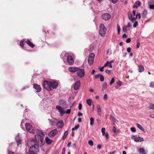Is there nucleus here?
Here are the masks:
<instances>
[{
	"instance_id": "7ed1b4c3",
	"label": "nucleus",
	"mask_w": 154,
	"mask_h": 154,
	"mask_svg": "<svg viewBox=\"0 0 154 154\" xmlns=\"http://www.w3.org/2000/svg\"><path fill=\"white\" fill-rule=\"evenodd\" d=\"M49 81H44L43 83V87L48 91H51V85L49 83Z\"/></svg>"
},
{
	"instance_id": "4c0bfd02",
	"label": "nucleus",
	"mask_w": 154,
	"mask_h": 154,
	"mask_svg": "<svg viewBox=\"0 0 154 154\" xmlns=\"http://www.w3.org/2000/svg\"><path fill=\"white\" fill-rule=\"evenodd\" d=\"M149 86L151 88H154V82H151L149 84Z\"/></svg>"
},
{
	"instance_id": "4be33fe9",
	"label": "nucleus",
	"mask_w": 154,
	"mask_h": 154,
	"mask_svg": "<svg viewBox=\"0 0 154 154\" xmlns=\"http://www.w3.org/2000/svg\"><path fill=\"white\" fill-rule=\"evenodd\" d=\"M138 71L140 72H142L144 69V68L143 66L142 65H140L138 66Z\"/></svg>"
},
{
	"instance_id": "a18cd8bd",
	"label": "nucleus",
	"mask_w": 154,
	"mask_h": 154,
	"mask_svg": "<svg viewBox=\"0 0 154 154\" xmlns=\"http://www.w3.org/2000/svg\"><path fill=\"white\" fill-rule=\"evenodd\" d=\"M24 45V43L23 42V41H21L20 43V46L22 47L23 48Z\"/></svg>"
},
{
	"instance_id": "8fccbe9b",
	"label": "nucleus",
	"mask_w": 154,
	"mask_h": 154,
	"mask_svg": "<svg viewBox=\"0 0 154 154\" xmlns=\"http://www.w3.org/2000/svg\"><path fill=\"white\" fill-rule=\"evenodd\" d=\"M131 39L130 38H128L126 39V42L127 43H129L131 42Z\"/></svg>"
},
{
	"instance_id": "6ab92c4d",
	"label": "nucleus",
	"mask_w": 154,
	"mask_h": 154,
	"mask_svg": "<svg viewBox=\"0 0 154 154\" xmlns=\"http://www.w3.org/2000/svg\"><path fill=\"white\" fill-rule=\"evenodd\" d=\"M19 134H18V136L16 137L15 138V139L18 145L21 144V140L19 137Z\"/></svg>"
},
{
	"instance_id": "a211bd4d",
	"label": "nucleus",
	"mask_w": 154,
	"mask_h": 154,
	"mask_svg": "<svg viewBox=\"0 0 154 154\" xmlns=\"http://www.w3.org/2000/svg\"><path fill=\"white\" fill-rule=\"evenodd\" d=\"M45 140L47 144L50 145L53 142V140L50 139L48 137H46L45 138Z\"/></svg>"
},
{
	"instance_id": "0e129e2a",
	"label": "nucleus",
	"mask_w": 154,
	"mask_h": 154,
	"mask_svg": "<svg viewBox=\"0 0 154 154\" xmlns=\"http://www.w3.org/2000/svg\"><path fill=\"white\" fill-rule=\"evenodd\" d=\"M112 130H113V131L114 133H116V127L115 126H114L113 127V129H112Z\"/></svg>"
},
{
	"instance_id": "f3484780",
	"label": "nucleus",
	"mask_w": 154,
	"mask_h": 154,
	"mask_svg": "<svg viewBox=\"0 0 154 154\" xmlns=\"http://www.w3.org/2000/svg\"><path fill=\"white\" fill-rule=\"evenodd\" d=\"M141 4V2L140 1H136L133 6V8H137L138 7L140 6Z\"/></svg>"
},
{
	"instance_id": "ea45409f",
	"label": "nucleus",
	"mask_w": 154,
	"mask_h": 154,
	"mask_svg": "<svg viewBox=\"0 0 154 154\" xmlns=\"http://www.w3.org/2000/svg\"><path fill=\"white\" fill-rule=\"evenodd\" d=\"M116 84L118 86H120L122 85V83L121 81H119L117 82Z\"/></svg>"
},
{
	"instance_id": "473e14b6",
	"label": "nucleus",
	"mask_w": 154,
	"mask_h": 154,
	"mask_svg": "<svg viewBox=\"0 0 154 154\" xmlns=\"http://www.w3.org/2000/svg\"><path fill=\"white\" fill-rule=\"evenodd\" d=\"M66 54V53L65 52H63L61 54L60 57L62 59H63L64 58V56H65Z\"/></svg>"
},
{
	"instance_id": "7c9ffc66",
	"label": "nucleus",
	"mask_w": 154,
	"mask_h": 154,
	"mask_svg": "<svg viewBox=\"0 0 154 154\" xmlns=\"http://www.w3.org/2000/svg\"><path fill=\"white\" fill-rule=\"evenodd\" d=\"M117 31L118 34H120L121 31L120 27V25L119 24L117 25Z\"/></svg>"
},
{
	"instance_id": "bf43d9fd",
	"label": "nucleus",
	"mask_w": 154,
	"mask_h": 154,
	"mask_svg": "<svg viewBox=\"0 0 154 154\" xmlns=\"http://www.w3.org/2000/svg\"><path fill=\"white\" fill-rule=\"evenodd\" d=\"M101 145L100 144H98L97 145V148L99 149H100L101 148Z\"/></svg>"
},
{
	"instance_id": "79ce46f5",
	"label": "nucleus",
	"mask_w": 154,
	"mask_h": 154,
	"mask_svg": "<svg viewBox=\"0 0 154 154\" xmlns=\"http://www.w3.org/2000/svg\"><path fill=\"white\" fill-rule=\"evenodd\" d=\"M137 18V17L136 16V17H133L131 19V22L132 23H134L136 19Z\"/></svg>"
},
{
	"instance_id": "13d9d810",
	"label": "nucleus",
	"mask_w": 154,
	"mask_h": 154,
	"mask_svg": "<svg viewBox=\"0 0 154 154\" xmlns=\"http://www.w3.org/2000/svg\"><path fill=\"white\" fill-rule=\"evenodd\" d=\"M113 4L116 3L118 1V0H110Z\"/></svg>"
},
{
	"instance_id": "c85d7f7f",
	"label": "nucleus",
	"mask_w": 154,
	"mask_h": 154,
	"mask_svg": "<svg viewBox=\"0 0 154 154\" xmlns=\"http://www.w3.org/2000/svg\"><path fill=\"white\" fill-rule=\"evenodd\" d=\"M147 14V11L146 10H144L143 14H142V16L143 17H145Z\"/></svg>"
},
{
	"instance_id": "f704fd0d",
	"label": "nucleus",
	"mask_w": 154,
	"mask_h": 154,
	"mask_svg": "<svg viewBox=\"0 0 154 154\" xmlns=\"http://www.w3.org/2000/svg\"><path fill=\"white\" fill-rule=\"evenodd\" d=\"M115 81V79L114 78H112L110 82L109 85H111Z\"/></svg>"
},
{
	"instance_id": "9d476101",
	"label": "nucleus",
	"mask_w": 154,
	"mask_h": 154,
	"mask_svg": "<svg viewBox=\"0 0 154 154\" xmlns=\"http://www.w3.org/2000/svg\"><path fill=\"white\" fill-rule=\"evenodd\" d=\"M56 108L59 111L61 116L65 112L64 109L59 106H57Z\"/></svg>"
},
{
	"instance_id": "1a4fd4ad",
	"label": "nucleus",
	"mask_w": 154,
	"mask_h": 154,
	"mask_svg": "<svg viewBox=\"0 0 154 154\" xmlns=\"http://www.w3.org/2000/svg\"><path fill=\"white\" fill-rule=\"evenodd\" d=\"M111 15L108 13H106L103 14L102 15V18L105 20H108L111 18Z\"/></svg>"
},
{
	"instance_id": "4468645a",
	"label": "nucleus",
	"mask_w": 154,
	"mask_h": 154,
	"mask_svg": "<svg viewBox=\"0 0 154 154\" xmlns=\"http://www.w3.org/2000/svg\"><path fill=\"white\" fill-rule=\"evenodd\" d=\"M79 69V67H69L68 69L69 71L70 72H74L77 71L78 69Z\"/></svg>"
},
{
	"instance_id": "5fc2aeb1",
	"label": "nucleus",
	"mask_w": 154,
	"mask_h": 154,
	"mask_svg": "<svg viewBox=\"0 0 154 154\" xmlns=\"http://www.w3.org/2000/svg\"><path fill=\"white\" fill-rule=\"evenodd\" d=\"M108 96L106 94H105L104 95L103 99L104 100H107V99Z\"/></svg>"
},
{
	"instance_id": "6e6552de",
	"label": "nucleus",
	"mask_w": 154,
	"mask_h": 154,
	"mask_svg": "<svg viewBox=\"0 0 154 154\" xmlns=\"http://www.w3.org/2000/svg\"><path fill=\"white\" fill-rule=\"evenodd\" d=\"M59 104L64 108H66L68 106L66 101L64 100H60L59 101Z\"/></svg>"
},
{
	"instance_id": "3c124183",
	"label": "nucleus",
	"mask_w": 154,
	"mask_h": 154,
	"mask_svg": "<svg viewBox=\"0 0 154 154\" xmlns=\"http://www.w3.org/2000/svg\"><path fill=\"white\" fill-rule=\"evenodd\" d=\"M79 127V125H77L75 126V127H74V128L75 129V130H77L78 129Z\"/></svg>"
},
{
	"instance_id": "338daca9",
	"label": "nucleus",
	"mask_w": 154,
	"mask_h": 154,
	"mask_svg": "<svg viewBox=\"0 0 154 154\" xmlns=\"http://www.w3.org/2000/svg\"><path fill=\"white\" fill-rule=\"evenodd\" d=\"M149 116L151 118L154 119V114H153L150 115Z\"/></svg>"
},
{
	"instance_id": "e433bc0d",
	"label": "nucleus",
	"mask_w": 154,
	"mask_h": 154,
	"mask_svg": "<svg viewBox=\"0 0 154 154\" xmlns=\"http://www.w3.org/2000/svg\"><path fill=\"white\" fill-rule=\"evenodd\" d=\"M128 27H127L126 26H125L123 27V31L124 32H126L127 31V28Z\"/></svg>"
},
{
	"instance_id": "e2e57ef3",
	"label": "nucleus",
	"mask_w": 154,
	"mask_h": 154,
	"mask_svg": "<svg viewBox=\"0 0 154 154\" xmlns=\"http://www.w3.org/2000/svg\"><path fill=\"white\" fill-rule=\"evenodd\" d=\"M66 149L65 148H63L62 150V154H65V152Z\"/></svg>"
},
{
	"instance_id": "9b49d317",
	"label": "nucleus",
	"mask_w": 154,
	"mask_h": 154,
	"mask_svg": "<svg viewBox=\"0 0 154 154\" xmlns=\"http://www.w3.org/2000/svg\"><path fill=\"white\" fill-rule=\"evenodd\" d=\"M67 61L69 65L73 64L74 63L73 59L72 57L71 56H68L67 57Z\"/></svg>"
},
{
	"instance_id": "393cba45",
	"label": "nucleus",
	"mask_w": 154,
	"mask_h": 154,
	"mask_svg": "<svg viewBox=\"0 0 154 154\" xmlns=\"http://www.w3.org/2000/svg\"><path fill=\"white\" fill-rule=\"evenodd\" d=\"M48 120L49 121L50 124L52 126L54 125L56 123L55 121L53 119L51 120L50 119H48Z\"/></svg>"
},
{
	"instance_id": "f8f14e48",
	"label": "nucleus",
	"mask_w": 154,
	"mask_h": 154,
	"mask_svg": "<svg viewBox=\"0 0 154 154\" xmlns=\"http://www.w3.org/2000/svg\"><path fill=\"white\" fill-rule=\"evenodd\" d=\"M33 88L37 92H40L42 90L40 86L37 84H34V85Z\"/></svg>"
},
{
	"instance_id": "ddd939ff",
	"label": "nucleus",
	"mask_w": 154,
	"mask_h": 154,
	"mask_svg": "<svg viewBox=\"0 0 154 154\" xmlns=\"http://www.w3.org/2000/svg\"><path fill=\"white\" fill-rule=\"evenodd\" d=\"M81 82L79 81H77L74 84V88L75 90L79 89L80 86Z\"/></svg>"
},
{
	"instance_id": "864d4df0",
	"label": "nucleus",
	"mask_w": 154,
	"mask_h": 154,
	"mask_svg": "<svg viewBox=\"0 0 154 154\" xmlns=\"http://www.w3.org/2000/svg\"><path fill=\"white\" fill-rule=\"evenodd\" d=\"M82 107V104L79 103V110H81Z\"/></svg>"
},
{
	"instance_id": "b1692460",
	"label": "nucleus",
	"mask_w": 154,
	"mask_h": 154,
	"mask_svg": "<svg viewBox=\"0 0 154 154\" xmlns=\"http://www.w3.org/2000/svg\"><path fill=\"white\" fill-rule=\"evenodd\" d=\"M139 152L140 153L142 154H146V153L145 152V150L144 148H140L139 149Z\"/></svg>"
},
{
	"instance_id": "de8ad7c7",
	"label": "nucleus",
	"mask_w": 154,
	"mask_h": 154,
	"mask_svg": "<svg viewBox=\"0 0 154 154\" xmlns=\"http://www.w3.org/2000/svg\"><path fill=\"white\" fill-rule=\"evenodd\" d=\"M111 72V70H110L106 69L105 70V72L107 74H109Z\"/></svg>"
},
{
	"instance_id": "c03bdc74",
	"label": "nucleus",
	"mask_w": 154,
	"mask_h": 154,
	"mask_svg": "<svg viewBox=\"0 0 154 154\" xmlns=\"http://www.w3.org/2000/svg\"><path fill=\"white\" fill-rule=\"evenodd\" d=\"M128 19L130 20H131L132 18V14H129L128 15Z\"/></svg>"
},
{
	"instance_id": "09e8293b",
	"label": "nucleus",
	"mask_w": 154,
	"mask_h": 154,
	"mask_svg": "<svg viewBox=\"0 0 154 154\" xmlns=\"http://www.w3.org/2000/svg\"><path fill=\"white\" fill-rule=\"evenodd\" d=\"M106 137V139L107 140L108 138H109V135L107 133H106L105 134V135Z\"/></svg>"
},
{
	"instance_id": "39448f33",
	"label": "nucleus",
	"mask_w": 154,
	"mask_h": 154,
	"mask_svg": "<svg viewBox=\"0 0 154 154\" xmlns=\"http://www.w3.org/2000/svg\"><path fill=\"white\" fill-rule=\"evenodd\" d=\"M94 57V54L92 53H91L89 55L88 59V61L89 65H91L93 63Z\"/></svg>"
},
{
	"instance_id": "37998d69",
	"label": "nucleus",
	"mask_w": 154,
	"mask_h": 154,
	"mask_svg": "<svg viewBox=\"0 0 154 154\" xmlns=\"http://www.w3.org/2000/svg\"><path fill=\"white\" fill-rule=\"evenodd\" d=\"M130 129L131 131L132 132H135L136 131L135 128L134 127H131Z\"/></svg>"
},
{
	"instance_id": "aec40b11",
	"label": "nucleus",
	"mask_w": 154,
	"mask_h": 154,
	"mask_svg": "<svg viewBox=\"0 0 154 154\" xmlns=\"http://www.w3.org/2000/svg\"><path fill=\"white\" fill-rule=\"evenodd\" d=\"M25 42L29 46L32 48H33L35 46V45L29 40H27Z\"/></svg>"
},
{
	"instance_id": "dca6fc26",
	"label": "nucleus",
	"mask_w": 154,
	"mask_h": 154,
	"mask_svg": "<svg viewBox=\"0 0 154 154\" xmlns=\"http://www.w3.org/2000/svg\"><path fill=\"white\" fill-rule=\"evenodd\" d=\"M143 138L140 137H138L134 139V141L137 142H141L143 141Z\"/></svg>"
},
{
	"instance_id": "f03ea898",
	"label": "nucleus",
	"mask_w": 154,
	"mask_h": 154,
	"mask_svg": "<svg viewBox=\"0 0 154 154\" xmlns=\"http://www.w3.org/2000/svg\"><path fill=\"white\" fill-rule=\"evenodd\" d=\"M106 29L103 24H101L100 26L99 33L101 36H104L106 33Z\"/></svg>"
},
{
	"instance_id": "680f3d73",
	"label": "nucleus",
	"mask_w": 154,
	"mask_h": 154,
	"mask_svg": "<svg viewBox=\"0 0 154 154\" xmlns=\"http://www.w3.org/2000/svg\"><path fill=\"white\" fill-rule=\"evenodd\" d=\"M71 109H68L66 111V113L69 114L70 113Z\"/></svg>"
},
{
	"instance_id": "20e7f679",
	"label": "nucleus",
	"mask_w": 154,
	"mask_h": 154,
	"mask_svg": "<svg viewBox=\"0 0 154 154\" xmlns=\"http://www.w3.org/2000/svg\"><path fill=\"white\" fill-rule=\"evenodd\" d=\"M77 76L80 78L83 77L85 76V71L83 69H81L79 68L77 72Z\"/></svg>"
},
{
	"instance_id": "cd10ccee",
	"label": "nucleus",
	"mask_w": 154,
	"mask_h": 154,
	"mask_svg": "<svg viewBox=\"0 0 154 154\" xmlns=\"http://www.w3.org/2000/svg\"><path fill=\"white\" fill-rule=\"evenodd\" d=\"M87 103L89 106H91V105L92 100L90 99H88L87 100Z\"/></svg>"
},
{
	"instance_id": "c9c22d12",
	"label": "nucleus",
	"mask_w": 154,
	"mask_h": 154,
	"mask_svg": "<svg viewBox=\"0 0 154 154\" xmlns=\"http://www.w3.org/2000/svg\"><path fill=\"white\" fill-rule=\"evenodd\" d=\"M88 143L91 146H92L94 144L93 142L91 140H90L88 141Z\"/></svg>"
},
{
	"instance_id": "f257e3e1",
	"label": "nucleus",
	"mask_w": 154,
	"mask_h": 154,
	"mask_svg": "<svg viewBox=\"0 0 154 154\" xmlns=\"http://www.w3.org/2000/svg\"><path fill=\"white\" fill-rule=\"evenodd\" d=\"M25 127L26 130L30 133L34 134L36 132L37 134L35 136L34 138L29 139L27 141L28 146H29L31 145H33H33H35V146H32L30 148V151H31L32 149H35L38 147V143H41V145L40 146H43L44 144V135L42 131L38 129H35L34 128L28 123H26Z\"/></svg>"
},
{
	"instance_id": "a19ab883",
	"label": "nucleus",
	"mask_w": 154,
	"mask_h": 154,
	"mask_svg": "<svg viewBox=\"0 0 154 154\" xmlns=\"http://www.w3.org/2000/svg\"><path fill=\"white\" fill-rule=\"evenodd\" d=\"M100 81L101 82H102L104 81V78L103 76V75H100Z\"/></svg>"
},
{
	"instance_id": "58836bf2",
	"label": "nucleus",
	"mask_w": 154,
	"mask_h": 154,
	"mask_svg": "<svg viewBox=\"0 0 154 154\" xmlns=\"http://www.w3.org/2000/svg\"><path fill=\"white\" fill-rule=\"evenodd\" d=\"M133 24V27L134 28L136 27L138 25V23L137 21H135Z\"/></svg>"
},
{
	"instance_id": "c756f323",
	"label": "nucleus",
	"mask_w": 154,
	"mask_h": 154,
	"mask_svg": "<svg viewBox=\"0 0 154 154\" xmlns=\"http://www.w3.org/2000/svg\"><path fill=\"white\" fill-rule=\"evenodd\" d=\"M90 124L91 125H92L94 124V119L93 117H91L90 118Z\"/></svg>"
},
{
	"instance_id": "72a5a7b5",
	"label": "nucleus",
	"mask_w": 154,
	"mask_h": 154,
	"mask_svg": "<svg viewBox=\"0 0 154 154\" xmlns=\"http://www.w3.org/2000/svg\"><path fill=\"white\" fill-rule=\"evenodd\" d=\"M106 129L105 128H103L101 129V132L102 133V135H104L105 133Z\"/></svg>"
},
{
	"instance_id": "774afa93",
	"label": "nucleus",
	"mask_w": 154,
	"mask_h": 154,
	"mask_svg": "<svg viewBox=\"0 0 154 154\" xmlns=\"http://www.w3.org/2000/svg\"><path fill=\"white\" fill-rule=\"evenodd\" d=\"M14 153L11 151H8V154H14Z\"/></svg>"
},
{
	"instance_id": "2eb2a0df",
	"label": "nucleus",
	"mask_w": 154,
	"mask_h": 154,
	"mask_svg": "<svg viewBox=\"0 0 154 154\" xmlns=\"http://www.w3.org/2000/svg\"><path fill=\"white\" fill-rule=\"evenodd\" d=\"M56 125L58 127L62 128L63 127L64 123L63 121H61L57 122Z\"/></svg>"
},
{
	"instance_id": "412c9836",
	"label": "nucleus",
	"mask_w": 154,
	"mask_h": 154,
	"mask_svg": "<svg viewBox=\"0 0 154 154\" xmlns=\"http://www.w3.org/2000/svg\"><path fill=\"white\" fill-rule=\"evenodd\" d=\"M136 125L137 127L140 130L142 131H143L144 132H145L144 131V129L142 127L141 125H140L138 123H136Z\"/></svg>"
},
{
	"instance_id": "bb28decb",
	"label": "nucleus",
	"mask_w": 154,
	"mask_h": 154,
	"mask_svg": "<svg viewBox=\"0 0 154 154\" xmlns=\"http://www.w3.org/2000/svg\"><path fill=\"white\" fill-rule=\"evenodd\" d=\"M68 134V131H66L64 133L63 137H62V139L63 140H64L67 137Z\"/></svg>"
},
{
	"instance_id": "2f4dec72",
	"label": "nucleus",
	"mask_w": 154,
	"mask_h": 154,
	"mask_svg": "<svg viewBox=\"0 0 154 154\" xmlns=\"http://www.w3.org/2000/svg\"><path fill=\"white\" fill-rule=\"evenodd\" d=\"M150 109H152L154 110V105L152 103H150L149 106L148 107Z\"/></svg>"
},
{
	"instance_id": "423d86ee",
	"label": "nucleus",
	"mask_w": 154,
	"mask_h": 154,
	"mask_svg": "<svg viewBox=\"0 0 154 154\" xmlns=\"http://www.w3.org/2000/svg\"><path fill=\"white\" fill-rule=\"evenodd\" d=\"M57 133L58 131L57 129H54L48 133V135L50 137L52 138L54 137Z\"/></svg>"
},
{
	"instance_id": "a878e982",
	"label": "nucleus",
	"mask_w": 154,
	"mask_h": 154,
	"mask_svg": "<svg viewBox=\"0 0 154 154\" xmlns=\"http://www.w3.org/2000/svg\"><path fill=\"white\" fill-rule=\"evenodd\" d=\"M107 83L105 82H104L102 85V91H103L104 90H105L106 88L107 87Z\"/></svg>"
},
{
	"instance_id": "6e6d98bb",
	"label": "nucleus",
	"mask_w": 154,
	"mask_h": 154,
	"mask_svg": "<svg viewBox=\"0 0 154 154\" xmlns=\"http://www.w3.org/2000/svg\"><path fill=\"white\" fill-rule=\"evenodd\" d=\"M149 3L150 4H154V0H151L149 2Z\"/></svg>"
},
{
	"instance_id": "49530a36",
	"label": "nucleus",
	"mask_w": 154,
	"mask_h": 154,
	"mask_svg": "<svg viewBox=\"0 0 154 154\" xmlns=\"http://www.w3.org/2000/svg\"><path fill=\"white\" fill-rule=\"evenodd\" d=\"M149 8L150 9H154V4H153V5L149 4Z\"/></svg>"
},
{
	"instance_id": "4d7b16f0",
	"label": "nucleus",
	"mask_w": 154,
	"mask_h": 154,
	"mask_svg": "<svg viewBox=\"0 0 154 154\" xmlns=\"http://www.w3.org/2000/svg\"><path fill=\"white\" fill-rule=\"evenodd\" d=\"M104 66H103L102 67H100V68H99V70L101 72H103V69Z\"/></svg>"
},
{
	"instance_id": "69168bd1",
	"label": "nucleus",
	"mask_w": 154,
	"mask_h": 154,
	"mask_svg": "<svg viewBox=\"0 0 154 154\" xmlns=\"http://www.w3.org/2000/svg\"><path fill=\"white\" fill-rule=\"evenodd\" d=\"M140 46V43L139 42H137V48H139Z\"/></svg>"
},
{
	"instance_id": "052dcab7",
	"label": "nucleus",
	"mask_w": 154,
	"mask_h": 154,
	"mask_svg": "<svg viewBox=\"0 0 154 154\" xmlns=\"http://www.w3.org/2000/svg\"><path fill=\"white\" fill-rule=\"evenodd\" d=\"M101 75L100 74H98L97 75H96L95 76V78L96 79H97V78H98L99 77H100V75Z\"/></svg>"
},
{
	"instance_id": "603ef678",
	"label": "nucleus",
	"mask_w": 154,
	"mask_h": 154,
	"mask_svg": "<svg viewBox=\"0 0 154 154\" xmlns=\"http://www.w3.org/2000/svg\"><path fill=\"white\" fill-rule=\"evenodd\" d=\"M109 62L108 61H107L106 63L104 64V66L106 67L108 66V65H109Z\"/></svg>"
},
{
	"instance_id": "0eeeda50",
	"label": "nucleus",
	"mask_w": 154,
	"mask_h": 154,
	"mask_svg": "<svg viewBox=\"0 0 154 154\" xmlns=\"http://www.w3.org/2000/svg\"><path fill=\"white\" fill-rule=\"evenodd\" d=\"M49 83L50 84L51 88H52L53 89H55L58 86V83L55 81H49Z\"/></svg>"
},
{
	"instance_id": "5701e85b",
	"label": "nucleus",
	"mask_w": 154,
	"mask_h": 154,
	"mask_svg": "<svg viewBox=\"0 0 154 154\" xmlns=\"http://www.w3.org/2000/svg\"><path fill=\"white\" fill-rule=\"evenodd\" d=\"M97 112L98 114V115H100V112H101V108H100V106L99 105L97 104Z\"/></svg>"
}]
</instances>
